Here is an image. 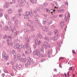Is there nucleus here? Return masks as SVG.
I'll list each match as a JSON object with an SVG mask.
<instances>
[{"label": "nucleus", "instance_id": "obj_1", "mask_svg": "<svg viewBox=\"0 0 77 77\" xmlns=\"http://www.w3.org/2000/svg\"><path fill=\"white\" fill-rule=\"evenodd\" d=\"M57 32V29H56L54 31V33L55 34L54 35V37L52 38V39H53V40H56V39H58V37L59 36V34H56Z\"/></svg>", "mask_w": 77, "mask_h": 77}, {"label": "nucleus", "instance_id": "obj_2", "mask_svg": "<svg viewBox=\"0 0 77 77\" xmlns=\"http://www.w3.org/2000/svg\"><path fill=\"white\" fill-rule=\"evenodd\" d=\"M35 43L36 45H39L41 44V42L40 40H39L38 41V39L35 38Z\"/></svg>", "mask_w": 77, "mask_h": 77}, {"label": "nucleus", "instance_id": "obj_3", "mask_svg": "<svg viewBox=\"0 0 77 77\" xmlns=\"http://www.w3.org/2000/svg\"><path fill=\"white\" fill-rule=\"evenodd\" d=\"M3 38L4 39H12V37L10 35H5L3 36Z\"/></svg>", "mask_w": 77, "mask_h": 77}, {"label": "nucleus", "instance_id": "obj_4", "mask_svg": "<svg viewBox=\"0 0 77 77\" xmlns=\"http://www.w3.org/2000/svg\"><path fill=\"white\" fill-rule=\"evenodd\" d=\"M16 67L18 69H20L22 67V65L21 64H17L16 65Z\"/></svg>", "mask_w": 77, "mask_h": 77}, {"label": "nucleus", "instance_id": "obj_5", "mask_svg": "<svg viewBox=\"0 0 77 77\" xmlns=\"http://www.w3.org/2000/svg\"><path fill=\"white\" fill-rule=\"evenodd\" d=\"M27 63H28V65H30V63L32 62V60L31 59V58H30V57H27Z\"/></svg>", "mask_w": 77, "mask_h": 77}, {"label": "nucleus", "instance_id": "obj_6", "mask_svg": "<svg viewBox=\"0 0 77 77\" xmlns=\"http://www.w3.org/2000/svg\"><path fill=\"white\" fill-rule=\"evenodd\" d=\"M23 47L24 48H28L29 47V40H28V42L26 43L25 45H24Z\"/></svg>", "mask_w": 77, "mask_h": 77}, {"label": "nucleus", "instance_id": "obj_7", "mask_svg": "<svg viewBox=\"0 0 77 77\" xmlns=\"http://www.w3.org/2000/svg\"><path fill=\"white\" fill-rule=\"evenodd\" d=\"M14 48L15 49H18V48H19V44L17 43L14 46Z\"/></svg>", "mask_w": 77, "mask_h": 77}, {"label": "nucleus", "instance_id": "obj_8", "mask_svg": "<svg viewBox=\"0 0 77 77\" xmlns=\"http://www.w3.org/2000/svg\"><path fill=\"white\" fill-rule=\"evenodd\" d=\"M9 57V54H7V55L4 56V58L5 60H8V58Z\"/></svg>", "mask_w": 77, "mask_h": 77}, {"label": "nucleus", "instance_id": "obj_9", "mask_svg": "<svg viewBox=\"0 0 77 77\" xmlns=\"http://www.w3.org/2000/svg\"><path fill=\"white\" fill-rule=\"evenodd\" d=\"M8 2H6L5 3V4L4 5V8H9V5L8 4Z\"/></svg>", "mask_w": 77, "mask_h": 77}, {"label": "nucleus", "instance_id": "obj_10", "mask_svg": "<svg viewBox=\"0 0 77 77\" xmlns=\"http://www.w3.org/2000/svg\"><path fill=\"white\" fill-rule=\"evenodd\" d=\"M17 58L19 59V60H20V61H22L21 57V55L19 54H17Z\"/></svg>", "mask_w": 77, "mask_h": 77}, {"label": "nucleus", "instance_id": "obj_11", "mask_svg": "<svg viewBox=\"0 0 77 77\" xmlns=\"http://www.w3.org/2000/svg\"><path fill=\"white\" fill-rule=\"evenodd\" d=\"M53 51L52 49L49 50L48 52V54H52Z\"/></svg>", "mask_w": 77, "mask_h": 77}, {"label": "nucleus", "instance_id": "obj_12", "mask_svg": "<svg viewBox=\"0 0 77 77\" xmlns=\"http://www.w3.org/2000/svg\"><path fill=\"white\" fill-rule=\"evenodd\" d=\"M42 30L45 32H48V28H43Z\"/></svg>", "mask_w": 77, "mask_h": 77}, {"label": "nucleus", "instance_id": "obj_13", "mask_svg": "<svg viewBox=\"0 0 77 77\" xmlns=\"http://www.w3.org/2000/svg\"><path fill=\"white\" fill-rule=\"evenodd\" d=\"M8 44L9 46H12V42L11 40H10V42H8Z\"/></svg>", "mask_w": 77, "mask_h": 77}, {"label": "nucleus", "instance_id": "obj_14", "mask_svg": "<svg viewBox=\"0 0 77 77\" xmlns=\"http://www.w3.org/2000/svg\"><path fill=\"white\" fill-rule=\"evenodd\" d=\"M45 39L46 40V41H50V38H49L47 36H46L45 38Z\"/></svg>", "mask_w": 77, "mask_h": 77}, {"label": "nucleus", "instance_id": "obj_15", "mask_svg": "<svg viewBox=\"0 0 77 77\" xmlns=\"http://www.w3.org/2000/svg\"><path fill=\"white\" fill-rule=\"evenodd\" d=\"M21 60H22V61H20V62H26V60H27V59L26 58H25L24 59L23 58H22L21 59Z\"/></svg>", "mask_w": 77, "mask_h": 77}, {"label": "nucleus", "instance_id": "obj_16", "mask_svg": "<svg viewBox=\"0 0 77 77\" xmlns=\"http://www.w3.org/2000/svg\"><path fill=\"white\" fill-rule=\"evenodd\" d=\"M46 46L49 48H51V47L50 45V43H47Z\"/></svg>", "mask_w": 77, "mask_h": 77}, {"label": "nucleus", "instance_id": "obj_17", "mask_svg": "<svg viewBox=\"0 0 77 77\" xmlns=\"http://www.w3.org/2000/svg\"><path fill=\"white\" fill-rule=\"evenodd\" d=\"M69 72L68 73H67V75L66 74V73H64V75L65 76V77H69Z\"/></svg>", "mask_w": 77, "mask_h": 77}, {"label": "nucleus", "instance_id": "obj_18", "mask_svg": "<svg viewBox=\"0 0 77 77\" xmlns=\"http://www.w3.org/2000/svg\"><path fill=\"white\" fill-rule=\"evenodd\" d=\"M38 36L41 39H42V38H43V37L42 36V35H41L40 34H38Z\"/></svg>", "mask_w": 77, "mask_h": 77}, {"label": "nucleus", "instance_id": "obj_19", "mask_svg": "<svg viewBox=\"0 0 77 77\" xmlns=\"http://www.w3.org/2000/svg\"><path fill=\"white\" fill-rule=\"evenodd\" d=\"M60 25L61 27H63V26H64V23L63 22H61L60 23Z\"/></svg>", "mask_w": 77, "mask_h": 77}, {"label": "nucleus", "instance_id": "obj_20", "mask_svg": "<svg viewBox=\"0 0 77 77\" xmlns=\"http://www.w3.org/2000/svg\"><path fill=\"white\" fill-rule=\"evenodd\" d=\"M40 50L41 51H42V52H44V48H42L40 49Z\"/></svg>", "mask_w": 77, "mask_h": 77}, {"label": "nucleus", "instance_id": "obj_21", "mask_svg": "<svg viewBox=\"0 0 77 77\" xmlns=\"http://www.w3.org/2000/svg\"><path fill=\"white\" fill-rule=\"evenodd\" d=\"M14 23L15 26H17L18 24V21L17 20H15Z\"/></svg>", "mask_w": 77, "mask_h": 77}, {"label": "nucleus", "instance_id": "obj_22", "mask_svg": "<svg viewBox=\"0 0 77 77\" xmlns=\"http://www.w3.org/2000/svg\"><path fill=\"white\" fill-rule=\"evenodd\" d=\"M18 33V32L17 31H16V32L14 34V36H17Z\"/></svg>", "mask_w": 77, "mask_h": 77}, {"label": "nucleus", "instance_id": "obj_23", "mask_svg": "<svg viewBox=\"0 0 77 77\" xmlns=\"http://www.w3.org/2000/svg\"><path fill=\"white\" fill-rule=\"evenodd\" d=\"M5 30L6 31V30H8V26H5L4 28Z\"/></svg>", "mask_w": 77, "mask_h": 77}, {"label": "nucleus", "instance_id": "obj_24", "mask_svg": "<svg viewBox=\"0 0 77 77\" xmlns=\"http://www.w3.org/2000/svg\"><path fill=\"white\" fill-rule=\"evenodd\" d=\"M8 12L9 13H11L12 12V10L11 8H10L8 9Z\"/></svg>", "mask_w": 77, "mask_h": 77}, {"label": "nucleus", "instance_id": "obj_25", "mask_svg": "<svg viewBox=\"0 0 77 77\" xmlns=\"http://www.w3.org/2000/svg\"><path fill=\"white\" fill-rule=\"evenodd\" d=\"M5 17L6 18V19H8V18H9V16H8V14H5Z\"/></svg>", "mask_w": 77, "mask_h": 77}, {"label": "nucleus", "instance_id": "obj_26", "mask_svg": "<svg viewBox=\"0 0 77 77\" xmlns=\"http://www.w3.org/2000/svg\"><path fill=\"white\" fill-rule=\"evenodd\" d=\"M36 53H37V54H39V53H40V52H39V50L37 49H36Z\"/></svg>", "mask_w": 77, "mask_h": 77}, {"label": "nucleus", "instance_id": "obj_27", "mask_svg": "<svg viewBox=\"0 0 77 77\" xmlns=\"http://www.w3.org/2000/svg\"><path fill=\"white\" fill-rule=\"evenodd\" d=\"M17 57H15L14 58V62H16V61H17Z\"/></svg>", "mask_w": 77, "mask_h": 77}, {"label": "nucleus", "instance_id": "obj_28", "mask_svg": "<svg viewBox=\"0 0 77 77\" xmlns=\"http://www.w3.org/2000/svg\"><path fill=\"white\" fill-rule=\"evenodd\" d=\"M3 13H2V12H0V17L1 18H2V17H3Z\"/></svg>", "mask_w": 77, "mask_h": 77}, {"label": "nucleus", "instance_id": "obj_29", "mask_svg": "<svg viewBox=\"0 0 77 77\" xmlns=\"http://www.w3.org/2000/svg\"><path fill=\"white\" fill-rule=\"evenodd\" d=\"M36 10L37 11H40L39 7H37L36 8Z\"/></svg>", "mask_w": 77, "mask_h": 77}, {"label": "nucleus", "instance_id": "obj_30", "mask_svg": "<svg viewBox=\"0 0 77 77\" xmlns=\"http://www.w3.org/2000/svg\"><path fill=\"white\" fill-rule=\"evenodd\" d=\"M38 45H36V44H34L33 45V47L34 48H35Z\"/></svg>", "mask_w": 77, "mask_h": 77}, {"label": "nucleus", "instance_id": "obj_31", "mask_svg": "<svg viewBox=\"0 0 77 77\" xmlns=\"http://www.w3.org/2000/svg\"><path fill=\"white\" fill-rule=\"evenodd\" d=\"M33 54H34V55H36V54H37L36 52L35 51H34L33 52Z\"/></svg>", "mask_w": 77, "mask_h": 77}, {"label": "nucleus", "instance_id": "obj_32", "mask_svg": "<svg viewBox=\"0 0 77 77\" xmlns=\"http://www.w3.org/2000/svg\"><path fill=\"white\" fill-rule=\"evenodd\" d=\"M48 5V3H45L44 4V6H46Z\"/></svg>", "mask_w": 77, "mask_h": 77}, {"label": "nucleus", "instance_id": "obj_33", "mask_svg": "<svg viewBox=\"0 0 77 77\" xmlns=\"http://www.w3.org/2000/svg\"><path fill=\"white\" fill-rule=\"evenodd\" d=\"M22 9H19L18 10V12H21V11H22Z\"/></svg>", "mask_w": 77, "mask_h": 77}, {"label": "nucleus", "instance_id": "obj_34", "mask_svg": "<svg viewBox=\"0 0 77 77\" xmlns=\"http://www.w3.org/2000/svg\"><path fill=\"white\" fill-rule=\"evenodd\" d=\"M23 45H22L21 46H20L19 45V49H21V48H22V47H23Z\"/></svg>", "mask_w": 77, "mask_h": 77}, {"label": "nucleus", "instance_id": "obj_35", "mask_svg": "<svg viewBox=\"0 0 77 77\" xmlns=\"http://www.w3.org/2000/svg\"><path fill=\"white\" fill-rule=\"evenodd\" d=\"M51 23H52V21H49L48 22V24H51Z\"/></svg>", "mask_w": 77, "mask_h": 77}, {"label": "nucleus", "instance_id": "obj_36", "mask_svg": "<svg viewBox=\"0 0 77 77\" xmlns=\"http://www.w3.org/2000/svg\"><path fill=\"white\" fill-rule=\"evenodd\" d=\"M63 15L62 14H60L59 15V17L60 18H62V17Z\"/></svg>", "mask_w": 77, "mask_h": 77}, {"label": "nucleus", "instance_id": "obj_37", "mask_svg": "<svg viewBox=\"0 0 77 77\" xmlns=\"http://www.w3.org/2000/svg\"><path fill=\"white\" fill-rule=\"evenodd\" d=\"M34 2L35 4H36L37 3V1H36V0H34Z\"/></svg>", "mask_w": 77, "mask_h": 77}, {"label": "nucleus", "instance_id": "obj_38", "mask_svg": "<svg viewBox=\"0 0 77 77\" xmlns=\"http://www.w3.org/2000/svg\"><path fill=\"white\" fill-rule=\"evenodd\" d=\"M26 15H29V13L28 12H26Z\"/></svg>", "mask_w": 77, "mask_h": 77}, {"label": "nucleus", "instance_id": "obj_39", "mask_svg": "<svg viewBox=\"0 0 77 77\" xmlns=\"http://www.w3.org/2000/svg\"><path fill=\"white\" fill-rule=\"evenodd\" d=\"M42 23H43V24H45V23H46V22H45V21L43 20V21Z\"/></svg>", "mask_w": 77, "mask_h": 77}, {"label": "nucleus", "instance_id": "obj_40", "mask_svg": "<svg viewBox=\"0 0 77 77\" xmlns=\"http://www.w3.org/2000/svg\"><path fill=\"white\" fill-rule=\"evenodd\" d=\"M72 69V67H70L69 69V71H71Z\"/></svg>", "mask_w": 77, "mask_h": 77}, {"label": "nucleus", "instance_id": "obj_41", "mask_svg": "<svg viewBox=\"0 0 77 77\" xmlns=\"http://www.w3.org/2000/svg\"><path fill=\"white\" fill-rule=\"evenodd\" d=\"M5 54H6V53L5 52H4L3 54V56H5Z\"/></svg>", "mask_w": 77, "mask_h": 77}, {"label": "nucleus", "instance_id": "obj_42", "mask_svg": "<svg viewBox=\"0 0 77 77\" xmlns=\"http://www.w3.org/2000/svg\"><path fill=\"white\" fill-rule=\"evenodd\" d=\"M8 24L9 25H10V26H11V21H9Z\"/></svg>", "mask_w": 77, "mask_h": 77}, {"label": "nucleus", "instance_id": "obj_43", "mask_svg": "<svg viewBox=\"0 0 77 77\" xmlns=\"http://www.w3.org/2000/svg\"><path fill=\"white\" fill-rule=\"evenodd\" d=\"M13 54L14 56H15V55L17 54L16 53V52H13Z\"/></svg>", "mask_w": 77, "mask_h": 77}, {"label": "nucleus", "instance_id": "obj_44", "mask_svg": "<svg viewBox=\"0 0 77 77\" xmlns=\"http://www.w3.org/2000/svg\"><path fill=\"white\" fill-rule=\"evenodd\" d=\"M30 23L31 24H33V22L32 20L30 21Z\"/></svg>", "mask_w": 77, "mask_h": 77}, {"label": "nucleus", "instance_id": "obj_45", "mask_svg": "<svg viewBox=\"0 0 77 77\" xmlns=\"http://www.w3.org/2000/svg\"><path fill=\"white\" fill-rule=\"evenodd\" d=\"M35 23H36L37 24H38V21L36 20L35 21Z\"/></svg>", "mask_w": 77, "mask_h": 77}, {"label": "nucleus", "instance_id": "obj_46", "mask_svg": "<svg viewBox=\"0 0 77 77\" xmlns=\"http://www.w3.org/2000/svg\"><path fill=\"white\" fill-rule=\"evenodd\" d=\"M21 2L22 3H24V0H21Z\"/></svg>", "mask_w": 77, "mask_h": 77}, {"label": "nucleus", "instance_id": "obj_47", "mask_svg": "<svg viewBox=\"0 0 77 77\" xmlns=\"http://www.w3.org/2000/svg\"><path fill=\"white\" fill-rule=\"evenodd\" d=\"M4 72L5 73H8V72L7 70H6V71H4Z\"/></svg>", "mask_w": 77, "mask_h": 77}, {"label": "nucleus", "instance_id": "obj_48", "mask_svg": "<svg viewBox=\"0 0 77 77\" xmlns=\"http://www.w3.org/2000/svg\"><path fill=\"white\" fill-rule=\"evenodd\" d=\"M29 65H28V63H27V64H26L25 65V66H26V67H27V66H29Z\"/></svg>", "mask_w": 77, "mask_h": 77}, {"label": "nucleus", "instance_id": "obj_49", "mask_svg": "<svg viewBox=\"0 0 77 77\" xmlns=\"http://www.w3.org/2000/svg\"><path fill=\"white\" fill-rule=\"evenodd\" d=\"M15 17L14 16L12 18V20H15Z\"/></svg>", "mask_w": 77, "mask_h": 77}, {"label": "nucleus", "instance_id": "obj_50", "mask_svg": "<svg viewBox=\"0 0 77 77\" xmlns=\"http://www.w3.org/2000/svg\"><path fill=\"white\" fill-rule=\"evenodd\" d=\"M61 7H62V8H65V5H61Z\"/></svg>", "mask_w": 77, "mask_h": 77}, {"label": "nucleus", "instance_id": "obj_51", "mask_svg": "<svg viewBox=\"0 0 77 77\" xmlns=\"http://www.w3.org/2000/svg\"><path fill=\"white\" fill-rule=\"evenodd\" d=\"M24 18H27V15H25L24 16Z\"/></svg>", "mask_w": 77, "mask_h": 77}, {"label": "nucleus", "instance_id": "obj_52", "mask_svg": "<svg viewBox=\"0 0 77 77\" xmlns=\"http://www.w3.org/2000/svg\"><path fill=\"white\" fill-rule=\"evenodd\" d=\"M11 29H12V28H11V27H10L8 29V30H11Z\"/></svg>", "mask_w": 77, "mask_h": 77}, {"label": "nucleus", "instance_id": "obj_53", "mask_svg": "<svg viewBox=\"0 0 77 77\" xmlns=\"http://www.w3.org/2000/svg\"><path fill=\"white\" fill-rule=\"evenodd\" d=\"M72 52L73 53H74L75 54V51L73 50L72 51Z\"/></svg>", "mask_w": 77, "mask_h": 77}, {"label": "nucleus", "instance_id": "obj_54", "mask_svg": "<svg viewBox=\"0 0 77 77\" xmlns=\"http://www.w3.org/2000/svg\"><path fill=\"white\" fill-rule=\"evenodd\" d=\"M30 15L31 17H32L33 15V13H31L30 14Z\"/></svg>", "mask_w": 77, "mask_h": 77}, {"label": "nucleus", "instance_id": "obj_55", "mask_svg": "<svg viewBox=\"0 0 77 77\" xmlns=\"http://www.w3.org/2000/svg\"><path fill=\"white\" fill-rule=\"evenodd\" d=\"M25 53L26 54H28V51H26L25 52Z\"/></svg>", "mask_w": 77, "mask_h": 77}, {"label": "nucleus", "instance_id": "obj_56", "mask_svg": "<svg viewBox=\"0 0 77 77\" xmlns=\"http://www.w3.org/2000/svg\"><path fill=\"white\" fill-rule=\"evenodd\" d=\"M61 11H62V12H63V11H65V9H61Z\"/></svg>", "mask_w": 77, "mask_h": 77}, {"label": "nucleus", "instance_id": "obj_57", "mask_svg": "<svg viewBox=\"0 0 77 77\" xmlns=\"http://www.w3.org/2000/svg\"><path fill=\"white\" fill-rule=\"evenodd\" d=\"M65 3H66V5H68V3L67 2H66Z\"/></svg>", "mask_w": 77, "mask_h": 77}, {"label": "nucleus", "instance_id": "obj_58", "mask_svg": "<svg viewBox=\"0 0 77 77\" xmlns=\"http://www.w3.org/2000/svg\"><path fill=\"white\" fill-rule=\"evenodd\" d=\"M31 2L33 4V0H31Z\"/></svg>", "mask_w": 77, "mask_h": 77}, {"label": "nucleus", "instance_id": "obj_59", "mask_svg": "<svg viewBox=\"0 0 77 77\" xmlns=\"http://www.w3.org/2000/svg\"><path fill=\"white\" fill-rule=\"evenodd\" d=\"M28 37H26L25 38V40H26V41H27V40H28Z\"/></svg>", "mask_w": 77, "mask_h": 77}, {"label": "nucleus", "instance_id": "obj_60", "mask_svg": "<svg viewBox=\"0 0 77 77\" xmlns=\"http://www.w3.org/2000/svg\"><path fill=\"white\" fill-rule=\"evenodd\" d=\"M5 74L4 73H3L2 75V77H4L5 76Z\"/></svg>", "mask_w": 77, "mask_h": 77}, {"label": "nucleus", "instance_id": "obj_61", "mask_svg": "<svg viewBox=\"0 0 77 77\" xmlns=\"http://www.w3.org/2000/svg\"><path fill=\"white\" fill-rule=\"evenodd\" d=\"M29 13L30 14H32V11H29Z\"/></svg>", "mask_w": 77, "mask_h": 77}, {"label": "nucleus", "instance_id": "obj_62", "mask_svg": "<svg viewBox=\"0 0 77 77\" xmlns=\"http://www.w3.org/2000/svg\"><path fill=\"white\" fill-rule=\"evenodd\" d=\"M13 3H15L16 2L15 0H13Z\"/></svg>", "mask_w": 77, "mask_h": 77}, {"label": "nucleus", "instance_id": "obj_63", "mask_svg": "<svg viewBox=\"0 0 77 77\" xmlns=\"http://www.w3.org/2000/svg\"><path fill=\"white\" fill-rule=\"evenodd\" d=\"M22 56H25V54H24L23 53H22Z\"/></svg>", "mask_w": 77, "mask_h": 77}, {"label": "nucleus", "instance_id": "obj_64", "mask_svg": "<svg viewBox=\"0 0 77 77\" xmlns=\"http://www.w3.org/2000/svg\"><path fill=\"white\" fill-rule=\"evenodd\" d=\"M27 25L28 26H30V24L29 23H27Z\"/></svg>", "mask_w": 77, "mask_h": 77}]
</instances>
